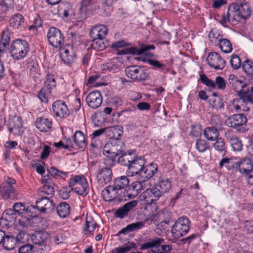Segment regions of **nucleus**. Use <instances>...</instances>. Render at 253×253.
<instances>
[{"instance_id":"5701e85b","label":"nucleus","mask_w":253,"mask_h":253,"mask_svg":"<svg viewBox=\"0 0 253 253\" xmlns=\"http://www.w3.org/2000/svg\"><path fill=\"white\" fill-rule=\"evenodd\" d=\"M228 82L229 85L237 93L238 95H239V93L242 92L247 86V84L245 82L239 80L234 75L229 76Z\"/></svg>"},{"instance_id":"0eeeda50","label":"nucleus","mask_w":253,"mask_h":253,"mask_svg":"<svg viewBox=\"0 0 253 253\" xmlns=\"http://www.w3.org/2000/svg\"><path fill=\"white\" fill-rule=\"evenodd\" d=\"M16 183V180L11 177H7L5 182L0 186L1 196L5 199H14L16 198L17 194L13 185Z\"/></svg>"},{"instance_id":"c756f323","label":"nucleus","mask_w":253,"mask_h":253,"mask_svg":"<svg viewBox=\"0 0 253 253\" xmlns=\"http://www.w3.org/2000/svg\"><path fill=\"white\" fill-rule=\"evenodd\" d=\"M155 186L163 195L165 193L169 192L171 188V183L169 178L161 177Z\"/></svg>"},{"instance_id":"4d7b16f0","label":"nucleus","mask_w":253,"mask_h":253,"mask_svg":"<svg viewBox=\"0 0 253 253\" xmlns=\"http://www.w3.org/2000/svg\"><path fill=\"white\" fill-rule=\"evenodd\" d=\"M195 147L200 153L204 152L210 148L208 143L205 140L201 139L197 140Z\"/></svg>"},{"instance_id":"a19ab883","label":"nucleus","mask_w":253,"mask_h":253,"mask_svg":"<svg viewBox=\"0 0 253 253\" xmlns=\"http://www.w3.org/2000/svg\"><path fill=\"white\" fill-rule=\"evenodd\" d=\"M238 96L245 104H253V94L248 88H246L242 92L239 93Z\"/></svg>"},{"instance_id":"473e14b6","label":"nucleus","mask_w":253,"mask_h":253,"mask_svg":"<svg viewBox=\"0 0 253 253\" xmlns=\"http://www.w3.org/2000/svg\"><path fill=\"white\" fill-rule=\"evenodd\" d=\"M37 128L42 132L48 131L51 127L52 122L47 118H38L36 121Z\"/></svg>"},{"instance_id":"603ef678","label":"nucleus","mask_w":253,"mask_h":253,"mask_svg":"<svg viewBox=\"0 0 253 253\" xmlns=\"http://www.w3.org/2000/svg\"><path fill=\"white\" fill-rule=\"evenodd\" d=\"M242 69L245 73L251 76H253V61L246 59L242 64Z\"/></svg>"},{"instance_id":"4468645a","label":"nucleus","mask_w":253,"mask_h":253,"mask_svg":"<svg viewBox=\"0 0 253 253\" xmlns=\"http://www.w3.org/2000/svg\"><path fill=\"white\" fill-rule=\"evenodd\" d=\"M52 110L56 117L61 118H67L70 114V111L65 102L62 100H57L52 104Z\"/></svg>"},{"instance_id":"13d9d810","label":"nucleus","mask_w":253,"mask_h":253,"mask_svg":"<svg viewBox=\"0 0 253 253\" xmlns=\"http://www.w3.org/2000/svg\"><path fill=\"white\" fill-rule=\"evenodd\" d=\"M213 146L214 149L218 152H222L226 151V146L224 141L221 137L216 139Z\"/></svg>"},{"instance_id":"3c124183","label":"nucleus","mask_w":253,"mask_h":253,"mask_svg":"<svg viewBox=\"0 0 253 253\" xmlns=\"http://www.w3.org/2000/svg\"><path fill=\"white\" fill-rule=\"evenodd\" d=\"M228 22H230L233 25H235L237 24L235 19L234 17H233V14H232L231 10H229V7L228 8L226 15H223L221 18V20H220V23L223 25L224 24L227 23Z\"/></svg>"},{"instance_id":"2f4dec72","label":"nucleus","mask_w":253,"mask_h":253,"mask_svg":"<svg viewBox=\"0 0 253 253\" xmlns=\"http://www.w3.org/2000/svg\"><path fill=\"white\" fill-rule=\"evenodd\" d=\"M154 48L155 46L154 45H144L140 49H138L136 47L127 48L123 49L122 50H121L119 52V54H126L128 53H131L133 54H136L137 55H139L144 52H146L151 49H154Z\"/></svg>"},{"instance_id":"423d86ee","label":"nucleus","mask_w":253,"mask_h":253,"mask_svg":"<svg viewBox=\"0 0 253 253\" xmlns=\"http://www.w3.org/2000/svg\"><path fill=\"white\" fill-rule=\"evenodd\" d=\"M125 73L127 78L136 82L145 81L148 77L147 73L141 67L137 65L126 67Z\"/></svg>"},{"instance_id":"ddd939ff","label":"nucleus","mask_w":253,"mask_h":253,"mask_svg":"<svg viewBox=\"0 0 253 253\" xmlns=\"http://www.w3.org/2000/svg\"><path fill=\"white\" fill-rule=\"evenodd\" d=\"M96 177L98 183L103 186L111 181L113 178L112 169L108 167H102L98 170Z\"/></svg>"},{"instance_id":"a18cd8bd","label":"nucleus","mask_w":253,"mask_h":253,"mask_svg":"<svg viewBox=\"0 0 253 253\" xmlns=\"http://www.w3.org/2000/svg\"><path fill=\"white\" fill-rule=\"evenodd\" d=\"M53 184H49L48 185H43L42 187L38 189V192L40 194L41 193L43 194H41V196L43 197L44 195H46L50 197H52L54 194V189L53 187Z\"/></svg>"},{"instance_id":"6e6d98bb","label":"nucleus","mask_w":253,"mask_h":253,"mask_svg":"<svg viewBox=\"0 0 253 253\" xmlns=\"http://www.w3.org/2000/svg\"><path fill=\"white\" fill-rule=\"evenodd\" d=\"M220 35L215 30H211L209 34V38L210 42L215 45L218 44L221 38Z\"/></svg>"},{"instance_id":"412c9836","label":"nucleus","mask_w":253,"mask_h":253,"mask_svg":"<svg viewBox=\"0 0 253 253\" xmlns=\"http://www.w3.org/2000/svg\"><path fill=\"white\" fill-rule=\"evenodd\" d=\"M137 205V202L133 200L130 201L126 204L123 207L118 209L114 212V216L116 217L123 218L127 216L128 212Z\"/></svg>"},{"instance_id":"4c0bfd02","label":"nucleus","mask_w":253,"mask_h":253,"mask_svg":"<svg viewBox=\"0 0 253 253\" xmlns=\"http://www.w3.org/2000/svg\"><path fill=\"white\" fill-rule=\"evenodd\" d=\"M58 215L61 218H66L70 213V207L66 202H62L56 207Z\"/></svg>"},{"instance_id":"bb28decb","label":"nucleus","mask_w":253,"mask_h":253,"mask_svg":"<svg viewBox=\"0 0 253 253\" xmlns=\"http://www.w3.org/2000/svg\"><path fill=\"white\" fill-rule=\"evenodd\" d=\"M108 33L106 26L103 25L95 26L90 31L89 35L92 39H103Z\"/></svg>"},{"instance_id":"8fccbe9b","label":"nucleus","mask_w":253,"mask_h":253,"mask_svg":"<svg viewBox=\"0 0 253 253\" xmlns=\"http://www.w3.org/2000/svg\"><path fill=\"white\" fill-rule=\"evenodd\" d=\"M88 184L86 179H84L82 183L80 185L75 187L73 189L78 194L82 196H85L87 193Z\"/></svg>"},{"instance_id":"9d476101","label":"nucleus","mask_w":253,"mask_h":253,"mask_svg":"<svg viewBox=\"0 0 253 253\" xmlns=\"http://www.w3.org/2000/svg\"><path fill=\"white\" fill-rule=\"evenodd\" d=\"M160 192L154 186L148 188L139 196V199L145 202L147 204L151 205L157 201L162 196Z\"/></svg>"},{"instance_id":"2eb2a0df","label":"nucleus","mask_w":253,"mask_h":253,"mask_svg":"<svg viewBox=\"0 0 253 253\" xmlns=\"http://www.w3.org/2000/svg\"><path fill=\"white\" fill-rule=\"evenodd\" d=\"M208 64L215 69H222L225 66V60L217 52L210 53L207 57Z\"/></svg>"},{"instance_id":"c85d7f7f","label":"nucleus","mask_w":253,"mask_h":253,"mask_svg":"<svg viewBox=\"0 0 253 253\" xmlns=\"http://www.w3.org/2000/svg\"><path fill=\"white\" fill-rule=\"evenodd\" d=\"M165 240L162 238L156 237L150 239L148 242L142 244L140 247L141 250H147L151 249V253L157 250L158 245L160 243H164Z\"/></svg>"},{"instance_id":"dca6fc26","label":"nucleus","mask_w":253,"mask_h":253,"mask_svg":"<svg viewBox=\"0 0 253 253\" xmlns=\"http://www.w3.org/2000/svg\"><path fill=\"white\" fill-rule=\"evenodd\" d=\"M62 60L67 65H70L75 62L76 58L74 49L72 45L68 44L61 49Z\"/></svg>"},{"instance_id":"37998d69","label":"nucleus","mask_w":253,"mask_h":253,"mask_svg":"<svg viewBox=\"0 0 253 253\" xmlns=\"http://www.w3.org/2000/svg\"><path fill=\"white\" fill-rule=\"evenodd\" d=\"M2 244L5 250H11L13 249L16 244L15 237L12 235H5Z\"/></svg>"},{"instance_id":"7ed1b4c3","label":"nucleus","mask_w":253,"mask_h":253,"mask_svg":"<svg viewBox=\"0 0 253 253\" xmlns=\"http://www.w3.org/2000/svg\"><path fill=\"white\" fill-rule=\"evenodd\" d=\"M56 87V80L54 76L47 74L45 77L44 86L37 94L41 102L47 103L50 97L51 90Z\"/></svg>"},{"instance_id":"72a5a7b5","label":"nucleus","mask_w":253,"mask_h":253,"mask_svg":"<svg viewBox=\"0 0 253 253\" xmlns=\"http://www.w3.org/2000/svg\"><path fill=\"white\" fill-rule=\"evenodd\" d=\"M74 143L77 148H84L86 146L85 137L83 132L81 130H77L73 136Z\"/></svg>"},{"instance_id":"f03ea898","label":"nucleus","mask_w":253,"mask_h":253,"mask_svg":"<svg viewBox=\"0 0 253 253\" xmlns=\"http://www.w3.org/2000/svg\"><path fill=\"white\" fill-rule=\"evenodd\" d=\"M191 222L186 216L179 217L171 228V234L174 238H179L186 234L190 228Z\"/></svg>"},{"instance_id":"6e6552de","label":"nucleus","mask_w":253,"mask_h":253,"mask_svg":"<svg viewBox=\"0 0 253 253\" xmlns=\"http://www.w3.org/2000/svg\"><path fill=\"white\" fill-rule=\"evenodd\" d=\"M102 195L104 200L108 202L116 200L121 202L124 199L126 200V197L125 193L123 194V193L117 189L113 184L107 186L102 191Z\"/></svg>"},{"instance_id":"a878e982","label":"nucleus","mask_w":253,"mask_h":253,"mask_svg":"<svg viewBox=\"0 0 253 253\" xmlns=\"http://www.w3.org/2000/svg\"><path fill=\"white\" fill-rule=\"evenodd\" d=\"M158 170V166L156 164L151 163L147 166L143 168L140 171V176L145 181L151 178Z\"/></svg>"},{"instance_id":"1a4fd4ad","label":"nucleus","mask_w":253,"mask_h":253,"mask_svg":"<svg viewBox=\"0 0 253 253\" xmlns=\"http://www.w3.org/2000/svg\"><path fill=\"white\" fill-rule=\"evenodd\" d=\"M48 43L53 47L58 48L63 44L64 37L61 31L54 27L49 28L47 33Z\"/></svg>"},{"instance_id":"bf43d9fd","label":"nucleus","mask_w":253,"mask_h":253,"mask_svg":"<svg viewBox=\"0 0 253 253\" xmlns=\"http://www.w3.org/2000/svg\"><path fill=\"white\" fill-rule=\"evenodd\" d=\"M9 33L8 30H4L2 32L1 36V39L0 42V47L1 46L2 48H6L8 45L9 42Z\"/></svg>"},{"instance_id":"9b49d317","label":"nucleus","mask_w":253,"mask_h":253,"mask_svg":"<svg viewBox=\"0 0 253 253\" xmlns=\"http://www.w3.org/2000/svg\"><path fill=\"white\" fill-rule=\"evenodd\" d=\"M36 208L41 213L49 214L52 212L54 208V205L52 200L46 197H42V198L37 200L36 206L33 208Z\"/></svg>"},{"instance_id":"39448f33","label":"nucleus","mask_w":253,"mask_h":253,"mask_svg":"<svg viewBox=\"0 0 253 253\" xmlns=\"http://www.w3.org/2000/svg\"><path fill=\"white\" fill-rule=\"evenodd\" d=\"M229 10H231L237 23L242 19H247L251 15V8L246 3H233L229 6Z\"/></svg>"},{"instance_id":"052dcab7","label":"nucleus","mask_w":253,"mask_h":253,"mask_svg":"<svg viewBox=\"0 0 253 253\" xmlns=\"http://www.w3.org/2000/svg\"><path fill=\"white\" fill-rule=\"evenodd\" d=\"M172 250L170 245H165L164 243H160L158 245L157 250L153 251V253H168Z\"/></svg>"},{"instance_id":"338daca9","label":"nucleus","mask_w":253,"mask_h":253,"mask_svg":"<svg viewBox=\"0 0 253 253\" xmlns=\"http://www.w3.org/2000/svg\"><path fill=\"white\" fill-rule=\"evenodd\" d=\"M200 80L202 83L208 87L215 88L214 82L209 79L206 75H200Z\"/></svg>"},{"instance_id":"c03bdc74","label":"nucleus","mask_w":253,"mask_h":253,"mask_svg":"<svg viewBox=\"0 0 253 253\" xmlns=\"http://www.w3.org/2000/svg\"><path fill=\"white\" fill-rule=\"evenodd\" d=\"M3 214H4V218L12 225L15 224L16 218L18 216L17 213L12 209L5 210Z\"/></svg>"},{"instance_id":"f3484780","label":"nucleus","mask_w":253,"mask_h":253,"mask_svg":"<svg viewBox=\"0 0 253 253\" xmlns=\"http://www.w3.org/2000/svg\"><path fill=\"white\" fill-rule=\"evenodd\" d=\"M87 105L91 108L99 107L102 102V97L99 91L96 90L90 92L86 97Z\"/></svg>"},{"instance_id":"864d4df0","label":"nucleus","mask_w":253,"mask_h":253,"mask_svg":"<svg viewBox=\"0 0 253 253\" xmlns=\"http://www.w3.org/2000/svg\"><path fill=\"white\" fill-rule=\"evenodd\" d=\"M84 179H86L84 176L82 175H76L73 177H71L69 181V187L74 188L78 185H80V184L82 183V181H83Z\"/></svg>"},{"instance_id":"de8ad7c7","label":"nucleus","mask_w":253,"mask_h":253,"mask_svg":"<svg viewBox=\"0 0 253 253\" xmlns=\"http://www.w3.org/2000/svg\"><path fill=\"white\" fill-rule=\"evenodd\" d=\"M221 50L224 53H230L232 50V44L226 39H221L218 44Z\"/></svg>"},{"instance_id":"7c9ffc66","label":"nucleus","mask_w":253,"mask_h":253,"mask_svg":"<svg viewBox=\"0 0 253 253\" xmlns=\"http://www.w3.org/2000/svg\"><path fill=\"white\" fill-rule=\"evenodd\" d=\"M28 67L30 71V75L33 78L39 79L40 69L38 62L35 57H31L27 60Z\"/></svg>"},{"instance_id":"4be33fe9","label":"nucleus","mask_w":253,"mask_h":253,"mask_svg":"<svg viewBox=\"0 0 253 253\" xmlns=\"http://www.w3.org/2000/svg\"><path fill=\"white\" fill-rule=\"evenodd\" d=\"M121 147L119 145H113L112 143H108L103 147V154L106 157H112L116 158L122 153Z\"/></svg>"},{"instance_id":"aec40b11","label":"nucleus","mask_w":253,"mask_h":253,"mask_svg":"<svg viewBox=\"0 0 253 253\" xmlns=\"http://www.w3.org/2000/svg\"><path fill=\"white\" fill-rule=\"evenodd\" d=\"M235 169L240 173L248 174L253 169V162L250 158H245L236 162Z\"/></svg>"},{"instance_id":"e2e57ef3","label":"nucleus","mask_w":253,"mask_h":253,"mask_svg":"<svg viewBox=\"0 0 253 253\" xmlns=\"http://www.w3.org/2000/svg\"><path fill=\"white\" fill-rule=\"evenodd\" d=\"M13 1L12 0H0V10L4 13L12 7Z\"/></svg>"},{"instance_id":"f8f14e48","label":"nucleus","mask_w":253,"mask_h":253,"mask_svg":"<svg viewBox=\"0 0 253 253\" xmlns=\"http://www.w3.org/2000/svg\"><path fill=\"white\" fill-rule=\"evenodd\" d=\"M8 130L10 133H12L15 135H21L24 132L21 118L19 116H14L9 118Z\"/></svg>"},{"instance_id":"09e8293b","label":"nucleus","mask_w":253,"mask_h":253,"mask_svg":"<svg viewBox=\"0 0 253 253\" xmlns=\"http://www.w3.org/2000/svg\"><path fill=\"white\" fill-rule=\"evenodd\" d=\"M235 164L236 162L233 159L224 158L219 162V166L220 168L225 167L228 170H231L232 169L235 168Z\"/></svg>"},{"instance_id":"49530a36","label":"nucleus","mask_w":253,"mask_h":253,"mask_svg":"<svg viewBox=\"0 0 253 253\" xmlns=\"http://www.w3.org/2000/svg\"><path fill=\"white\" fill-rule=\"evenodd\" d=\"M58 12L66 18L72 15L73 13L71 6L68 3L61 4L59 7Z\"/></svg>"},{"instance_id":"58836bf2","label":"nucleus","mask_w":253,"mask_h":253,"mask_svg":"<svg viewBox=\"0 0 253 253\" xmlns=\"http://www.w3.org/2000/svg\"><path fill=\"white\" fill-rule=\"evenodd\" d=\"M97 226L96 222L91 216H86L83 231L85 234L91 233L94 231Z\"/></svg>"},{"instance_id":"79ce46f5","label":"nucleus","mask_w":253,"mask_h":253,"mask_svg":"<svg viewBox=\"0 0 253 253\" xmlns=\"http://www.w3.org/2000/svg\"><path fill=\"white\" fill-rule=\"evenodd\" d=\"M135 248V244L132 242H128L122 246L115 248L111 253H126L131 249Z\"/></svg>"},{"instance_id":"69168bd1","label":"nucleus","mask_w":253,"mask_h":253,"mask_svg":"<svg viewBox=\"0 0 253 253\" xmlns=\"http://www.w3.org/2000/svg\"><path fill=\"white\" fill-rule=\"evenodd\" d=\"M73 190V188L70 189L67 187H63L58 191L59 196L64 200H66L70 197L71 191Z\"/></svg>"},{"instance_id":"b1692460","label":"nucleus","mask_w":253,"mask_h":253,"mask_svg":"<svg viewBox=\"0 0 253 253\" xmlns=\"http://www.w3.org/2000/svg\"><path fill=\"white\" fill-rule=\"evenodd\" d=\"M122 126L116 125L106 127V135L110 139L119 140L123 134Z\"/></svg>"},{"instance_id":"ea45409f","label":"nucleus","mask_w":253,"mask_h":253,"mask_svg":"<svg viewBox=\"0 0 253 253\" xmlns=\"http://www.w3.org/2000/svg\"><path fill=\"white\" fill-rule=\"evenodd\" d=\"M129 183V180L126 176H122L115 178L113 181V185L123 193L124 190Z\"/></svg>"},{"instance_id":"680f3d73","label":"nucleus","mask_w":253,"mask_h":253,"mask_svg":"<svg viewBox=\"0 0 253 253\" xmlns=\"http://www.w3.org/2000/svg\"><path fill=\"white\" fill-rule=\"evenodd\" d=\"M211 124L215 128H220L222 125V121L220 116L213 115L211 116Z\"/></svg>"},{"instance_id":"f257e3e1","label":"nucleus","mask_w":253,"mask_h":253,"mask_svg":"<svg viewBox=\"0 0 253 253\" xmlns=\"http://www.w3.org/2000/svg\"><path fill=\"white\" fill-rule=\"evenodd\" d=\"M29 51V45L25 40L16 39L14 40L9 48L11 56L17 60L23 59Z\"/></svg>"},{"instance_id":"20e7f679","label":"nucleus","mask_w":253,"mask_h":253,"mask_svg":"<svg viewBox=\"0 0 253 253\" xmlns=\"http://www.w3.org/2000/svg\"><path fill=\"white\" fill-rule=\"evenodd\" d=\"M247 122L246 116L243 114H237L230 116L225 121V125L235 129L240 133L246 132L245 126Z\"/></svg>"},{"instance_id":"f704fd0d","label":"nucleus","mask_w":253,"mask_h":253,"mask_svg":"<svg viewBox=\"0 0 253 253\" xmlns=\"http://www.w3.org/2000/svg\"><path fill=\"white\" fill-rule=\"evenodd\" d=\"M118 160V163L121 165L127 166V167L129 166L136 156L134 153L130 152L128 153L122 152Z\"/></svg>"},{"instance_id":"0e129e2a","label":"nucleus","mask_w":253,"mask_h":253,"mask_svg":"<svg viewBox=\"0 0 253 253\" xmlns=\"http://www.w3.org/2000/svg\"><path fill=\"white\" fill-rule=\"evenodd\" d=\"M210 104L213 108L216 109H221L223 107L222 100L219 97L211 99Z\"/></svg>"},{"instance_id":"c9c22d12","label":"nucleus","mask_w":253,"mask_h":253,"mask_svg":"<svg viewBox=\"0 0 253 253\" xmlns=\"http://www.w3.org/2000/svg\"><path fill=\"white\" fill-rule=\"evenodd\" d=\"M144 226V222L138 221L128 224L126 227L123 228L120 232V234H126L129 232L136 231Z\"/></svg>"},{"instance_id":"5fc2aeb1","label":"nucleus","mask_w":253,"mask_h":253,"mask_svg":"<svg viewBox=\"0 0 253 253\" xmlns=\"http://www.w3.org/2000/svg\"><path fill=\"white\" fill-rule=\"evenodd\" d=\"M103 39H92V46L94 49L97 50H102L106 48L107 43L103 42Z\"/></svg>"},{"instance_id":"774afa93","label":"nucleus","mask_w":253,"mask_h":253,"mask_svg":"<svg viewBox=\"0 0 253 253\" xmlns=\"http://www.w3.org/2000/svg\"><path fill=\"white\" fill-rule=\"evenodd\" d=\"M230 64L234 69H239L241 65V61L239 56L236 55H232L230 60Z\"/></svg>"},{"instance_id":"393cba45","label":"nucleus","mask_w":253,"mask_h":253,"mask_svg":"<svg viewBox=\"0 0 253 253\" xmlns=\"http://www.w3.org/2000/svg\"><path fill=\"white\" fill-rule=\"evenodd\" d=\"M10 26L13 29L22 30L26 26L24 17L19 13L15 14L9 20Z\"/></svg>"},{"instance_id":"6ab92c4d","label":"nucleus","mask_w":253,"mask_h":253,"mask_svg":"<svg viewBox=\"0 0 253 253\" xmlns=\"http://www.w3.org/2000/svg\"><path fill=\"white\" fill-rule=\"evenodd\" d=\"M225 137L234 151H241L242 150V141L234 134L231 130H228L225 132Z\"/></svg>"},{"instance_id":"e433bc0d","label":"nucleus","mask_w":253,"mask_h":253,"mask_svg":"<svg viewBox=\"0 0 253 253\" xmlns=\"http://www.w3.org/2000/svg\"><path fill=\"white\" fill-rule=\"evenodd\" d=\"M205 137L209 141H214L218 138L219 132L214 127H207L204 132Z\"/></svg>"},{"instance_id":"a211bd4d","label":"nucleus","mask_w":253,"mask_h":253,"mask_svg":"<svg viewBox=\"0 0 253 253\" xmlns=\"http://www.w3.org/2000/svg\"><path fill=\"white\" fill-rule=\"evenodd\" d=\"M145 165V162L141 158L135 157L131 164L128 167L127 175L129 176H133L134 175L140 173Z\"/></svg>"},{"instance_id":"cd10ccee","label":"nucleus","mask_w":253,"mask_h":253,"mask_svg":"<svg viewBox=\"0 0 253 253\" xmlns=\"http://www.w3.org/2000/svg\"><path fill=\"white\" fill-rule=\"evenodd\" d=\"M144 181H135L128 186L127 196L128 198H134L144 188Z\"/></svg>"}]
</instances>
